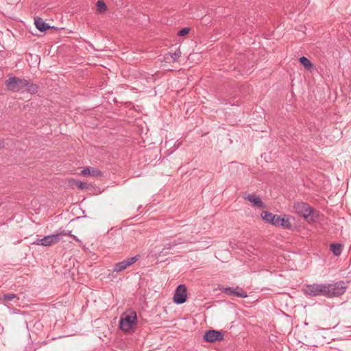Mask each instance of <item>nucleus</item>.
Instances as JSON below:
<instances>
[{"mask_svg": "<svg viewBox=\"0 0 351 351\" xmlns=\"http://www.w3.org/2000/svg\"><path fill=\"white\" fill-rule=\"evenodd\" d=\"M77 186L78 188H80L81 189H84L86 188L87 183L80 181V182H77Z\"/></svg>", "mask_w": 351, "mask_h": 351, "instance_id": "obj_24", "label": "nucleus"}, {"mask_svg": "<svg viewBox=\"0 0 351 351\" xmlns=\"http://www.w3.org/2000/svg\"><path fill=\"white\" fill-rule=\"evenodd\" d=\"M182 243V241H180V239L178 241H171L165 245L164 250L165 249H167V250L171 249L173 247H175L176 245L180 244Z\"/></svg>", "mask_w": 351, "mask_h": 351, "instance_id": "obj_21", "label": "nucleus"}, {"mask_svg": "<svg viewBox=\"0 0 351 351\" xmlns=\"http://www.w3.org/2000/svg\"><path fill=\"white\" fill-rule=\"evenodd\" d=\"M71 237H72L74 240H75V241H79V240H78V239L77 238V237H76V236H75V235H73H73H71Z\"/></svg>", "mask_w": 351, "mask_h": 351, "instance_id": "obj_27", "label": "nucleus"}, {"mask_svg": "<svg viewBox=\"0 0 351 351\" xmlns=\"http://www.w3.org/2000/svg\"><path fill=\"white\" fill-rule=\"evenodd\" d=\"M15 298L19 299L17 298V295L14 294V293H6L2 296V299L3 300H7V301H12Z\"/></svg>", "mask_w": 351, "mask_h": 351, "instance_id": "obj_22", "label": "nucleus"}, {"mask_svg": "<svg viewBox=\"0 0 351 351\" xmlns=\"http://www.w3.org/2000/svg\"><path fill=\"white\" fill-rule=\"evenodd\" d=\"M224 334L221 331L215 330H209L205 332L204 339L206 342H215L223 340Z\"/></svg>", "mask_w": 351, "mask_h": 351, "instance_id": "obj_10", "label": "nucleus"}, {"mask_svg": "<svg viewBox=\"0 0 351 351\" xmlns=\"http://www.w3.org/2000/svg\"><path fill=\"white\" fill-rule=\"evenodd\" d=\"M25 91L30 94H35L38 90V86L36 84L32 83L28 80V84L24 88Z\"/></svg>", "mask_w": 351, "mask_h": 351, "instance_id": "obj_17", "label": "nucleus"}, {"mask_svg": "<svg viewBox=\"0 0 351 351\" xmlns=\"http://www.w3.org/2000/svg\"><path fill=\"white\" fill-rule=\"evenodd\" d=\"M342 245L340 243H331L330 244V250L333 253V254L336 256H339L342 252Z\"/></svg>", "mask_w": 351, "mask_h": 351, "instance_id": "obj_16", "label": "nucleus"}, {"mask_svg": "<svg viewBox=\"0 0 351 351\" xmlns=\"http://www.w3.org/2000/svg\"><path fill=\"white\" fill-rule=\"evenodd\" d=\"M186 287L184 285H179L173 295V302L177 304H182L186 301Z\"/></svg>", "mask_w": 351, "mask_h": 351, "instance_id": "obj_6", "label": "nucleus"}, {"mask_svg": "<svg viewBox=\"0 0 351 351\" xmlns=\"http://www.w3.org/2000/svg\"><path fill=\"white\" fill-rule=\"evenodd\" d=\"M61 236L62 234L47 235L42 239H37L34 243L43 246H49L58 243L60 241Z\"/></svg>", "mask_w": 351, "mask_h": 351, "instance_id": "obj_7", "label": "nucleus"}, {"mask_svg": "<svg viewBox=\"0 0 351 351\" xmlns=\"http://www.w3.org/2000/svg\"><path fill=\"white\" fill-rule=\"evenodd\" d=\"M81 174L84 176H101V171L94 167H86L82 171Z\"/></svg>", "mask_w": 351, "mask_h": 351, "instance_id": "obj_14", "label": "nucleus"}, {"mask_svg": "<svg viewBox=\"0 0 351 351\" xmlns=\"http://www.w3.org/2000/svg\"><path fill=\"white\" fill-rule=\"evenodd\" d=\"M272 225L275 226H281L288 230H290L292 227L291 223L289 222V218L286 215H283L282 217L276 215Z\"/></svg>", "mask_w": 351, "mask_h": 351, "instance_id": "obj_11", "label": "nucleus"}, {"mask_svg": "<svg viewBox=\"0 0 351 351\" xmlns=\"http://www.w3.org/2000/svg\"><path fill=\"white\" fill-rule=\"evenodd\" d=\"M246 199L250 201L251 203H252L254 206H257L260 208H265V204L260 198V197L256 195H249Z\"/></svg>", "mask_w": 351, "mask_h": 351, "instance_id": "obj_13", "label": "nucleus"}, {"mask_svg": "<svg viewBox=\"0 0 351 351\" xmlns=\"http://www.w3.org/2000/svg\"><path fill=\"white\" fill-rule=\"evenodd\" d=\"M295 213L302 216L306 221L313 222L315 221L317 215L315 216L313 208L304 202H297L294 204Z\"/></svg>", "mask_w": 351, "mask_h": 351, "instance_id": "obj_2", "label": "nucleus"}, {"mask_svg": "<svg viewBox=\"0 0 351 351\" xmlns=\"http://www.w3.org/2000/svg\"><path fill=\"white\" fill-rule=\"evenodd\" d=\"M60 234H62V235H69L71 237V235H73L71 234V231H68V232L64 231V232H61Z\"/></svg>", "mask_w": 351, "mask_h": 351, "instance_id": "obj_25", "label": "nucleus"}, {"mask_svg": "<svg viewBox=\"0 0 351 351\" xmlns=\"http://www.w3.org/2000/svg\"><path fill=\"white\" fill-rule=\"evenodd\" d=\"M139 259V256L136 255L133 257L127 258L122 261L116 263L113 267V271L116 273L121 272L128 267L132 265Z\"/></svg>", "mask_w": 351, "mask_h": 351, "instance_id": "obj_5", "label": "nucleus"}, {"mask_svg": "<svg viewBox=\"0 0 351 351\" xmlns=\"http://www.w3.org/2000/svg\"><path fill=\"white\" fill-rule=\"evenodd\" d=\"M275 217L276 215L272 214L271 213H269L268 211H263L261 213L262 219L266 222L271 223V225L273 223Z\"/></svg>", "mask_w": 351, "mask_h": 351, "instance_id": "obj_15", "label": "nucleus"}, {"mask_svg": "<svg viewBox=\"0 0 351 351\" xmlns=\"http://www.w3.org/2000/svg\"><path fill=\"white\" fill-rule=\"evenodd\" d=\"M299 61L308 70H311L314 67L310 60L304 56L301 57Z\"/></svg>", "mask_w": 351, "mask_h": 351, "instance_id": "obj_18", "label": "nucleus"}, {"mask_svg": "<svg viewBox=\"0 0 351 351\" xmlns=\"http://www.w3.org/2000/svg\"><path fill=\"white\" fill-rule=\"evenodd\" d=\"M34 25L36 27L42 32L50 28V25L39 17L34 19Z\"/></svg>", "mask_w": 351, "mask_h": 351, "instance_id": "obj_12", "label": "nucleus"}, {"mask_svg": "<svg viewBox=\"0 0 351 351\" xmlns=\"http://www.w3.org/2000/svg\"><path fill=\"white\" fill-rule=\"evenodd\" d=\"M96 7H97V10L99 12L102 13L106 10V5L101 0L97 1V3H96Z\"/></svg>", "mask_w": 351, "mask_h": 351, "instance_id": "obj_19", "label": "nucleus"}, {"mask_svg": "<svg viewBox=\"0 0 351 351\" xmlns=\"http://www.w3.org/2000/svg\"><path fill=\"white\" fill-rule=\"evenodd\" d=\"M189 31H190V28H189V27H184V28H182V29H181L180 30L178 31V35L179 36H184L188 34Z\"/></svg>", "mask_w": 351, "mask_h": 351, "instance_id": "obj_23", "label": "nucleus"}, {"mask_svg": "<svg viewBox=\"0 0 351 351\" xmlns=\"http://www.w3.org/2000/svg\"><path fill=\"white\" fill-rule=\"evenodd\" d=\"M4 84L7 90L12 92H19L28 84V80L25 78L9 76Z\"/></svg>", "mask_w": 351, "mask_h": 351, "instance_id": "obj_3", "label": "nucleus"}, {"mask_svg": "<svg viewBox=\"0 0 351 351\" xmlns=\"http://www.w3.org/2000/svg\"><path fill=\"white\" fill-rule=\"evenodd\" d=\"M3 145H4L3 141L0 140V148L3 147Z\"/></svg>", "mask_w": 351, "mask_h": 351, "instance_id": "obj_26", "label": "nucleus"}, {"mask_svg": "<svg viewBox=\"0 0 351 351\" xmlns=\"http://www.w3.org/2000/svg\"><path fill=\"white\" fill-rule=\"evenodd\" d=\"M325 289L324 296L332 298L343 295L347 289V286L343 281H339L334 284L325 283Z\"/></svg>", "mask_w": 351, "mask_h": 351, "instance_id": "obj_1", "label": "nucleus"}, {"mask_svg": "<svg viewBox=\"0 0 351 351\" xmlns=\"http://www.w3.org/2000/svg\"><path fill=\"white\" fill-rule=\"evenodd\" d=\"M304 293L306 295L311 297H316L318 295H323L325 289V283H313L311 285H305L303 289Z\"/></svg>", "mask_w": 351, "mask_h": 351, "instance_id": "obj_4", "label": "nucleus"}, {"mask_svg": "<svg viewBox=\"0 0 351 351\" xmlns=\"http://www.w3.org/2000/svg\"><path fill=\"white\" fill-rule=\"evenodd\" d=\"M219 289L227 295L237 296L242 298L247 297V292L243 291L239 287H236L235 288L231 287H221Z\"/></svg>", "mask_w": 351, "mask_h": 351, "instance_id": "obj_8", "label": "nucleus"}, {"mask_svg": "<svg viewBox=\"0 0 351 351\" xmlns=\"http://www.w3.org/2000/svg\"><path fill=\"white\" fill-rule=\"evenodd\" d=\"M168 55L171 58L173 62H176L181 56V51L180 49H178L173 53H169Z\"/></svg>", "mask_w": 351, "mask_h": 351, "instance_id": "obj_20", "label": "nucleus"}, {"mask_svg": "<svg viewBox=\"0 0 351 351\" xmlns=\"http://www.w3.org/2000/svg\"><path fill=\"white\" fill-rule=\"evenodd\" d=\"M133 315H125V317H121L119 322L120 328L123 331L129 330L132 324H134L137 319L135 312H132Z\"/></svg>", "mask_w": 351, "mask_h": 351, "instance_id": "obj_9", "label": "nucleus"}]
</instances>
